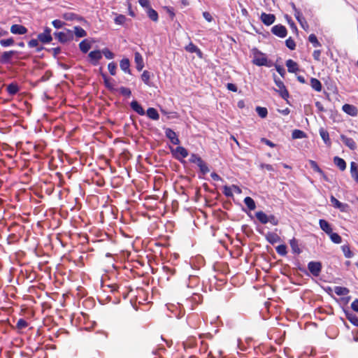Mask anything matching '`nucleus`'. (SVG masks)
Here are the masks:
<instances>
[{
    "mask_svg": "<svg viewBox=\"0 0 358 358\" xmlns=\"http://www.w3.org/2000/svg\"><path fill=\"white\" fill-rule=\"evenodd\" d=\"M305 137H306V134L302 130L294 129L292 133V138L293 139H301Z\"/></svg>",
    "mask_w": 358,
    "mask_h": 358,
    "instance_id": "36",
    "label": "nucleus"
},
{
    "mask_svg": "<svg viewBox=\"0 0 358 358\" xmlns=\"http://www.w3.org/2000/svg\"><path fill=\"white\" fill-rule=\"evenodd\" d=\"M189 161L191 163L196 164L197 166L203 162V159L198 155L192 153L190 156Z\"/></svg>",
    "mask_w": 358,
    "mask_h": 358,
    "instance_id": "44",
    "label": "nucleus"
},
{
    "mask_svg": "<svg viewBox=\"0 0 358 358\" xmlns=\"http://www.w3.org/2000/svg\"><path fill=\"white\" fill-rule=\"evenodd\" d=\"M294 16L297 21L299 22V24L301 25V27H303V22L307 24L305 18L303 17L300 11H296V13H294Z\"/></svg>",
    "mask_w": 358,
    "mask_h": 358,
    "instance_id": "52",
    "label": "nucleus"
},
{
    "mask_svg": "<svg viewBox=\"0 0 358 358\" xmlns=\"http://www.w3.org/2000/svg\"><path fill=\"white\" fill-rule=\"evenodd\" d=\"M10 32L13 34L23 35L27 32V29L23 25L15 24L10 27Z\"/></svg>",
    "mask_w": 358,
    "mask_h": 358,
    "instance_id": "12",
    "label": "nucleus"
},
{
    "mask_svg": "<svg viewBox=\"0 0 358 358\" xmlns=\"http://www.w3.org/2000/svg\"><path fill=\"white\" fill-rule=\"evenodd\" d=\"M120 93L125 97H129L131 95V92L129 88L121 87L119 88Z\"/></svg>",
    "mask_w": 358,
    "mask_h": 358,
    "instance_id": "50",
    "label": "nucleus"
},
{
    "mask_svg": "<svg viewBox=\"0 0 358 358\" xmlns=\"http://www.w3.org/2000/svg\"><path fill=\"white\" fill-rule=\"evenodd\" d=\"M276 252L281 256H285L287 254V246L285 245H280L276 247Z\"/></svg>",
    "mask_w": 358,
    "mask_h": 358,
    "instance_id": "51",
    "label": "nucleus"
},
{
    "mask_svg": "<svg viewBox=\"0 0 358 358\" xmlns=\"http://www.w3.org/2000/svg\"><path fill=\"white\" fill-rule=\"evenodd\" d=\"M255 57L252 60V63L257 66H268V59L264 55L259 51L257 48L253 50Z\"/></svg>",
    "mask_w": 358,
    "mask_h": 358,
    "instance_id": "3",
    "label": "nucleus"
},
{
    "mask_svg": "<svg viewBox=\"0 0 358 358\" xmlns=\"http://www.w3.org/2000/svg\"><path fill=\"white\" fill-rule=\"evenodd\" d=\"M52 24L53 25V27L55 28L60 29L64 26V22H63L62 21H61L59 20H55L52 22Z\"/></svg>",
    "mask_w": 358,
    "mask_h": 358,
    "instance_id": "58",
    "label": "nucleus"
},
{
    "mask_svg": "<svg viewBox=\"0 0 358 358\" xmlns=\"http://www.w3.org/2000/svg\"><path fill=\"white\" fill-rule=\"evenodd\" d=\"M265 238H266V241L272 245H273L280 241V236L277 234L273 233V232H268L265 235Z\"/></svg>",
    "mask_w": 358,
    "mask_h": 358,
    "instance_id": "18",
    "label": "nucleus"
},
{
    "mask_svg": "<svg viewBox=\"0 0 358 358\" xmlns=\"http://www.w3.org/2000/svg\"><path fill=\"white\" fill-rule=\"evenodd\" d=\"M342 108L343 110L348 115H350L353 117L357 116V108L353 105L346 103L343 106Z\"/></svg>",
    "mask_w": 358,
    "mask_h": 358,
    "instance_id": "15",
    "label": "nucleus"
},
{
    "mask_svg": "<svg viewBox=\"0 0 358 358\" xmlns=\"http://www.w3.org/2000/svg\"><path fill=\"white\" fill-rule=\"evenodd\" d=\"M322 264L320 262H310L308 264V268L309 271L315 277L320 275L322 271Z\"/></svg>",
    "mask_w": 358,
    "mask_h": 358,
    "instance_id": "6",
    "label": "nucleus"
},
{
    "mask_svg": "<svg viewBox=\"0 0 358 358\" xmlns=\"http://www.w3.org/2000/svg\"><path fill=\"white\" fill-rule=\"evenodd\" d=\"M101 55H103L108 59H112L114 58L115 55L108 48H103L101 51Z\"/></svg>",
    "mask_w": 358,
    "mask_h": 358,
    "instance_id": "49",
    "label": "nucleus"
},
{
    "mask_svg": "<svg viewBox=\"0 0 358 358\" xmlns=\"http://www.w3.org/2000/svg\"><path fill=\"white\" fill-rule=\"evenodd\" d=\"M88 57L91 64L94 66H96L99 64V61L102 58L101 52L99 50L91 51Z\"/></svg>",
    "mask_w": 358,
    "mask_h": 358,
    "instance_id": "9",
    "label": "nucleus"
},
{
    "mask_svg": "<svg viewBox=\"0 0 358 358\" xmlns=\"http://www.w3.org/2000/svg\"><path fill=\"white\" fill-rule=\"evenodd\" d=\"M54 36L61 43H65L73 39V32L70 29H66V31L55 32Z\"/></svg>",
    "mask_w": 358,
    "mask_h": 358,
    "instance_id": "2",
    "label": "nucleus"
},
{
    "mask_svg": "<svg viewBox=\"0 0 358 358\" xmlns=\"http://www.w3.org/2000/svg\"><path fill=\"white\" fill-rule=\"evenodd\" d=\"M151 77V73L148 71H144L141 75L142 81L147 85L150 86V79Z\"/></svg>",
    "mask_w": 358,
    "mask_h": 358,
    "instance_id": "40",
    "label": "nucleus"
},
{
    "mask_svg": "<svg viewBox=\"0 0 358 358\" xmlns=\"http://www.w3.org/2000/svg\"><path fill=\"white\" fill-rule=\"evenodd\" d=\"M286 66L289 73H295L299 71V66L296 62L289 59L286 61Z\"/></svg>",
    "mask_w": 358,
    "mask_h": 358,
    "instance_id": "22",
    "label": "nucleus"
},
{
    "mask_svg": "<svg viewBox=\"0 0 358 358\" xmlns=\"http://www.w3.org/2000/svg\"><path fill=\"white\" fill-rule=\"evenodd\" d=\"M74 29V34L78 38H82L87 36V32L82 27L76 26L73 27Z\"/></svg>",
    "mask_w": 358,
    "mask_h": 358,
    "instance_id": "39",
    "label": "nucleus"
},
{
    "mask_svg": "<svg viewBox=\"0 0 358 358\" xmlns=\"http://www.w3.org/2000/svg\"><path fill=\"white\" fill-rule=\"evenodd\" d=\"M255 216L262 224H265L268 222V215L263 211L256 212Z\"/></svg>",
    "mask_w": 358,
    "mask_h": 358,
    "instance_id": "28",
    "label": "nucleus"
},
{
    "mask_svg": "<svg viewBox=\"0 0 358 358\" xmlns=\"http://www.w3.org/2000/svg\"><path fill=\"white\" fill-rule=\"evenodd\" d=\"M271 32L280 38H285L287 34L286 27L280 24L273 26L271 28Z\"/></svg>",
    "mask_w": 358,
    "mask_h": 358,
    "instance_id": "7",
    "label": "nucleus"
},
{
    "mask_svg": "<svg viewBox=\"0 0 358 358\" xmlns=\"http://www.w3.org/2000/svg\"><path fill=\"white\" fill-rule=\"evenodd\" d=\"M274 82L276 86L278 87V90H275V91L279 94V95L285 100L288 102V98L289 96V92L287 91L284 83L275 75H274Z\"/></svg>",
    "mask_w": 358,
    "mask_h": 358,
    "instance_id": "1",
    "label": "nucleus"
},
{
    "mask_svg": "<svg viewBox=\"0 0 358 358\" xmlns=\"http://www.w3.org/2000/svg\"><path fill=\"white\" fill-rule=\"evenodd\" d=\"M19 90L20 88L18 85L15 83H12L7 86V92L10 95L16 94Z\"/></svg>",
    "mask_w": 358,
    "mask_h": 358,
    "instance_id": "33",
    "label": "nucleus"
},
{
    "mask_svg": "<svg viewBox=\"0 0 358 358\" xmlns=\"http://www.w3.org/2000/svg\"><path fill=\"white\" fill-rule=\"evenodd\" d=\"M345 316L347 319L355 326L358 327V317L353 313L345 310Z\"/></svg>",
    "mask_w": 358,
    "mask_h": 358,
    "instance_id": "30",
    "label": "nucleus"
},
{
    "mask_svg": "<svg viewBox=\"0 0 358 358\" xmlns=\"http://www.w3.org/2000/svg\"><path fill=\"white\" fill-rule=\"evenodd\" d=\"M62 17L67 21L76 20V21L80 22H86V20L82 16H80V15H78L74 13H71V12L64 13L62 15Z\"/></svg>",
    "mask_w": 358,
    "mask_h": 358,
    "instance_id": "10",
    "label": "nucleus"
},
{
    "mask_svg": "<svg viewBox=\"0 0 358 358\" xmlns=\"http://www.w3.org/2000/svg\"><path fill=\"white\" fill-rule=\"evenodd\" d=\"M47 51L52 52L54 57H57V56L61 52V48L59 47L52 48L47 49Z\"/></svg>",
    "mask_w": 358,
    "mask_h": 358,
    "instance_id": "57",
    "label": "nucleus"
},
{
    "mask_svg": "<svg viewBox=\"0 0 358 358\" xmlns=\"http://www.w3.org/2000/svg\"><path fill=\"white\" fill-rule=\"evenodd\" d=\"M268 222L272 224L274 226H276L278 224V220L276 218V217L273 215H270L268 216Z\"/></svg>",
    "mask_w": 358,
    "mask_h": 358,
    "instance_id": "59",
    "label": "nucleus"
},
{
    "mask_svg": "<svg viewBox=\"0 0 358 358\" xmlns=\"http://www.w3.org/2000/svg\"><path fill=\"white\" fill-rule=\"evenodd\" d=\"M351 308L352 309L358 313V299H355L352 303H351Z\"/></svg>",
    "mask_w": 358,
    "mask_h": 358,
    "instance_id": "64",
    "label": "nucleus"
},
{
    "mask_svg": "<svg viewBox=\"0 0 358 358\" xmlns=\"http://www.w3.org/2000/svg\"><path fill=\"white\" fill-rule=\"evenodd\" d=\"M79 48L82 52L87 53L91 48V45L87 39H85L79 43Z\"/></svg>",
    "mask_w": 358,
    "mask_h": 358,
    "instance_id": "35",
    "label": "nucleus"
},
{
    "mask_svg": "<svg viewBox=\"0 0 358 358\" xmlns=\"http://www.w3.org/2000/svg\"><path fill=\"white\" fill-rule=\"evenodd\" d=\"M14 43L15 41L13 38L0 40V45L4 48L12 46Z\"/></svg>",
    "mask_w": 358,
    "mask_h": 358,
    "instance_id": "43",
    "label": "nucleus"
},
{
    "mask_svg": "<svg viewBox=\"0 0 358 358\" xmlns=\"http://www.w3.org/2000/svg\"><path fill=\"white\" fill-rule=\"evenodd\" d=\"M146 13H147V15L148 16V17L153 22L158 21V19H159L158 13L152 7L148 8V9L146 10Z\"/></svg>",
    "mask_w": 358,
    "mask_h": 358,
    "instance_id": "29",
    "label": "nucleus"
},
{
    "mask_svg": "<svg viewBox=\"0 0 358 358\" xmlns=\"http://www.w3.org/2000/svg\"><path fill=\"white\" fill-rule=\"evenodd\" d=\"M334 292L338 296L347 295L350 290L347 287L336 286L334 287Z\"/></svg>",
    "mask_w": 358,
    "mask_h": 358,
    "instance_id": "38",
    "label": "nucleus"
},
{
    "mask_svg": "<svg viewBox=\"0 0 358 358\" xmlns=\"http://www.w3.org/2000/svg\"><path fill=\"white\" fill-rule=\"evenodd\" d=\"M285 45L291 50H294L296 48V43L291 37L285 41Z\"/></svg>",
    "mask_w": 358,
    "mask_h": 358,
    "instance_id": "53",
    "label": "nucleus"
},
{
    "mask_svg": "<svg viewBox=\"0 0 358 358\" xmlns=\"http://www.w3.org/2000/svg\"><path fill=\"white\" fill-rule=\"evenodd\" d=\"M127 20V17L125 15H117L115 18L114 19V21L115 22V24H120V25H123L125 22Z\"/></svg>",
    "mask_w": 358,
    "mask_h": 358,
    "instance_id": "48",
    "label": "nucleus"
},
{
    "mask_svg": "<svg viewBox=\"0 0 358 358\" xmlns=\"http://www.w3.org/2000/svg\"><path fill=\"white\" fill-rule=\"evenodd\" d=\"M342 251L346 258H351L353 256V253L351 252L350 247L347 245H344L341 247Z\"/></svg>",
    "mask_w": 358,
    "mask_h": 358,
    "instance_id": "47",
    "label": "nucleus"
},
{
    "mask_svg": "<svg viewBox=\"0 0 358 358\" xmlns=\"http://www.w3.org/2000/svg\"><path fill=\"white\" fill-rule=\"evenodd\" d=\"M108 69L112 76H115L116 74L117 70V64L115 62H110L108 65Z\"/></svg>",
    "mask_w": 358,
    "mask_h": 358,
    "instance_id": "55",
    "label": "nucleus"
},
{
    "mask_svg": "<svg viewBox=\"0 0 358 358\" xmlns=\"http://www.w3.org/2000/svg\"><path fill=\"white\" fill-rule=\"evenodd\" d=\"M138 3L142 7L146 8V10H148V8H151L148 0H138Z\"/></svg>",
    "mask_w": 358,
    "mask_h": 358,
    "instance_id": "61",
    "label": "nucleus"
},
{
    "mask_svg": "<svg viewBox=\"0 0 358 358\" xmlns=\"http://www.w3.org/2000/svg\"><path fill=\"white\" fill-rule=\"evenodd\" d=\"M308 41L313 44V45L315 48L320 47L322 45L318 41L317 36L314 34H311L308 36Z\"/></svg>",
    "mask_w": 358,
    "mask_h": 358,
    "instance_id": "46",
    "label": "nucleus"
},
{
    "mask_svg": "<svg viewBox=\"0 0 358 358\" xmlns=\"http://www.w3.org/2000/svg\"><path fill=\"white\" fill-rule=\"evenodd\" d=\"M146 113L148 117L153 120H158L159 119V115L157 110L154 108H149Z\"/></svg>",
    "mask_w": 358,
    "mask_h": 358,
    "instance_id": "27",
    "label": "nucleus"
},
{
    "mask_svg": "<svg viewBox=\"0 0 358 358\" xmlns=\"http://www.w3.org/2000/svg\"><path fill=\"white\" fill-rule=\"evenodd\" d=\"M331 241L336 244H339L342 242V238L337 233H334L333 231L329 234Z\"/></svg>",
    "mask_w": 358,
    "mask_h": 358,
    "instance_id": "41",
    "label": "nucleus"
},
{
    "mask_svg": "<svg viewBox=\"0 0 358 358\" xmlns=\"http://www.w3.org/2000/svg\"><path fill=\"white\" fill-rule=\"evenodd\" d=\"M310 86L316 92H321L322 91V83L317 78H311V79H310Z\"/></svg>",
    "mask_w": 358,
    "mask_h": 358,
    "instance_id": "25",
    "label": "nucleus"
},
{
    "mask_svg": "<svg viewBox=\"0 0 358 358\" xmlns=\"http://www.w3.org/2000/svg\"><path fill=\"white\" fill-rule=\"evenodd\" d=\"M224 194L227 196V197H232L233 196V193L231 192V189L229 187L225 185L224 187V192H223Z\"/></svg>",
    "mask_w": 358,
    "mask_h": 358,
    "instance_id": "60",
    "label": "nucleus"
},
{
    "mask_svg": "<svg viewBox=\"0 0 358 358\" xmlns=\"http://www.w3.org/2000/svg\"><path fill=\"white\" fill-rule=\"evenodd\" d=\"M309 164L310 168L313 169L314 171L320 173V175H324V171L319 167L316 162L313 160H309Z\"/></svg>",
    "mask_w": 358,
    "mask_h": 358,
    "instance_id": "42",
    "label": "nucleus"
},
{
    "mask_svg": "<svg viewBox=\"0 0 358 358\" xmlns=\"http://www.w3.org/2000/svg\"><path fill=\"white\" fill-rule=\"evenodd\" d=\"M330 201L333 205V206L336 208L340 209L341 211H345V207L347 204L343 203L340 202L337 199H336L334 196H331Z\"/></svg>",
    "mask_w": 358,
    "mask_h": 358,
    "instance_id": "23",
    "label": "nucleus"
},
{
    "mask_svg": "<svg viewBox=\"0 0 358 358\" xmlns=\"http://www.w3.org/2000/svg\"><path fill=\"white\" fill-rule=\"evenodd\" d=\"M101 77L103 78V82H104V85L105 87L108 90H110V92H115L117 90V89H116L115 87V85L113 83L110 82V79L109 78H108V76H106V73H101Z\"/></svg>",
    "mask_w": 358,
    "mask_h": 358,
    "instance_id": "17",
    "label": "nucleus"
},
{
    "mask_svg": "<svg viewBox=\"0 0 358 358\" xmlns=\"http://www.w3.org/2000/svg\"><path fill=\"white\" fill-rule=\"evenodd\" d=\"M38 40L37 39H31L28 42V46L29 48H36L38 45Z\"/></svg>",
    "mask_w": 358,
    "mask_h": 358,
    "instance_id": "62",
    "label": "nucleus"
},
{
    "mask_svg": "<svg viewBox=\"0 0 358 358\" xmlns=\"http://www.w3.org/2000/svg\"><path fill=\"white\" fill-rule=\"evenodd\" d=\"M320 135L324 142V143L329 146L331 145V141L329 138V135L327 131L324 130L323 128L320 129Z\"/></svg>",
    "mask_w": 358,
    "mask_h": 358,
    "instance_id": "26",
    "label": "nucleus"
},
{
    "mask_svg": "<svg viewBox=\"0 0 358 358\" xmlns=\"http://www.w3.org/2000/svg\"><path fill=\"white\" fill-rule=\"evenodd\" d=\"M334 163L341 171L345 170L346 162L343 159H342L339 157H337V156L334 157Z\"/></svg>",
    "mask_w": 358,
    "mask_h": 358,
    "instance_id": "24",
    "label": "nucleus"
},
{
    "mask_svg": "<svg viewBox=\"0 0 358 358\" xmlns=\"http://www.w3.org/2000/svg\"><path fill=\"white\" fill-rule=\"evenodd\" d=\"M260 19L265 25L269 26L275 22V16L273 14L262 13L261 14Z\"/></svg>",
    "mask_w": 358,
    "mask_h": 358,
    "instance_id": "11",
    "label": "nucleus"
},
{
    "mask_svg": "<svg viewBox=\"0 0 358 358\" xmlns=\"http://www.w3.org/2000/svg\"><path fill=\"white\" fill-rule=\"evenodd\" d=\"M19 53L17 50L4 51L0 55V64H12V58Z\"/></svg>",
    "mask_w": 358,
    "mask_h": 358,
    "instance_id": "4",
    "label": "nucleus"
},
{
    "mask_svg": "<svg viewBox=\"0 0 358 358\" xmlns=\"http://www.w3.org/2000/svg\"><path fill=\"white\" fill-rule=\"evenodd\" d=\"M165 136L174 145H179L180 141L176 134V133L171 128L165 129Z\"/></svg>",
    "mask_w": 358,
    "mask_h": 358,
    "instance_id": "8",
    "label": "nucleus"
},
{
    "mask_svg": "<svg viewBox=\"0 0 358 358\" xmlns=\"http://www.w3.org/2000/svg\"><path fill=\"white\" fill-rule=\"evenodd\" d=\"M170 148L173 156L179 161H180L182 158L187 157L189 155L187 149L182 146H178L175 149L172 148L171 147Z\"/></svg>",
    "mask_w": 358,
    "mask_h": 358,
    "instance_id": "5",
    "label": "nucleus"
},
{
    "mask_svg": "<svg viewBox=\"0 0 358 358\" xmlns=\"http://www.w3.org/2000/svg\"><path fill=\"white\" fill-rule=\"evenodd\" d=\"M350 173L352 177L358 183V168L357 164L354 162L350 164Z\"/></svg>",
    "mask_w": 358,
    "mask_h": 358,
    "instance_id": "32",
    "label": "nucleus"
},
{
    "mask_svg": "<svg viewBox=\"0 0 358 358\" xmlns=\"http://www.w3.org/2000/svg\"><path fill=\"white\" fill-rule=\"evenodd\" d=\"M198 166L203 175H205L210 171L207 164L203 161L201 162V164H199Z\"/></svg>",
    "mask_w": 358,
    "mask_h": 358,
    "instance_id": "54",
    "label": "nucleus"
},
{
    "mask_svg": "<svg viewBox=\"0 0 358 358\" xmlns=\"http://www.w3.org/2000/svg\"><path fill=\"white\" fill-rule=\"evenodd\" d=\"M28 326L27 322L24 319H20L16 324V327L18 329H22L26 328Z\"/></svg>",
    "mask_w": 358,
    "mask_h": 358,
    "instance_id": "56",
    "label": "nucleus"
},
{
    "mask_svg": "<svg viewBox=\"0 0 358 358\" xmlns=\"http://www.w3.org/2000/svg\"><path fill=\"white\" fill-rule=\"evenodd\" d=\"M37 38L40 42L44 44L49 43L52 41V36H48L47 34H45L44 33H41L38 34Z\"/></svg>",
    "mask_w": 358,
    "mask_h": 358,
    "instance_id": "34",
    "label": "nucleus"
},
{
    "mask_svg": "<svg viewBox=\"0 0 358 358\" xmlns=\"http://www.w3.org/2000/svg\"><path fill=\"white\" fill-rule=\"evenodd\" d=\"M130 106L136 113H137L140 115H145V110L141 106V105L136 100L132 101L130 103Z\"/></svg>",
    "mask_w": 358,
    "mask_h": 358,
    "instance_id": "19",
    "label": "nucleus"
},
{
    "mask_svg": "<svg viewBox=\"0 0 358 358\" xmlns=\"http://www.w3.org/2000/svg\"><path fill=\"white\" fill-rule=\"evenodd\" d=\"M276 71L278 73L282 76L284 77L285 75V69L282 66H275Z\"/></svg>",
    "mask_w": 358,
    "mask_h": 358,
    "instance_id": "63",
    "label": "nucleus"
},
{
    "mask_svg": "<svg viewBox=\"0 0 358 358\" xmlns=\"http://www.w3.org/2000/svg\"><path fill=\"white\" fill-rule=\"evenodd\" d=\"M289 244L294 253L299 255L301 252V250L299 247L298 241L296 238H293L291 239Z\"/></svg>",
    "mask_w": 358,
    "mask_h": 358,
    "instance_id": "31",
    "label": "nucleus"
},
{
    "mask_svg": "<svg viewBox=\"0 0 358 358\" xmlns=\"http://www.w3.org/2000/svg\"><path fill=\"white\" fill-rule=\"evenodd\" d=\"M134 62L136 64V69L141 71L144 67V62L142 55L140 52H136L134 54Z\"/></svg>",
    "mask_w": 358,
    "mask_h": 358,
    "instance_id": "16",
    "label": "nucleus"
},
{
    "mask_svg": "<svg viewBox=\"0 0 358 358\" xmlns=\"http://www.w3.org/2000/svg\"><path fill=\"white\" fill-rule=\"evenodd\" d=\"M244 203L249 208L250 210H253L256 208L255 202L254 199L250 196H246L244 199Z\"/></svg>",
    "mask_w": 358,
    "mask_h": 358,
    "instance_id": "37",
    "label": "nucleus"
},
{
    "mask_svg": "<svg viewBox=\"0 0 358 358\" xmlns=\"http://www.w3.org/2000/svg\"><path fill=\"white\" fill-rule=\"evenodd\" d=\"M341 139L342 142L350 150H354L357 148V144L352 138H348L346 136L342 134L341 135Z\"/></svg>",
    "mask_w": 358,
    "mask_h": 358,
    "instance_id": "14",
    "label": "nucleus"
},
{
    "mask_svg": "<svg viewBox=\"0 0 358 358\" xmlns=\"http://www.w3.org/2000/svg\"><path fill=\"white\" fill-rule=\"evenodd\" d=\"M319 224L322 231H324L327 234H329L332 232V228L330 224L326 221L325 220L320 219L319 220Z\"/></svg>",
    "mask_w": 358,
    "mask_h": 358,
    "instance_id": "20",
    "label": "nucleus"
},
{
    "mask_svg": "<svg viewBox=\"0 0 358 358\" xmlns=\"http://www.w3.org/2000/svg\"><path fill=\"white\" fill-rule=\"evenodd\" d=\"M185 50L188 52L191 53H196V55L202 59L203 58V52L201 51V50L194 44H193L192 42H190L185 48Z\"/></svg>",
    "mask_w": 358,
    "mask_h": 358,
    "instance_id": "13",
    "label": "nucleus"
},
{
    "mask_svg": "<svg viewBox=\"0 0 358 358\" xmlns=\"http://www.w3.org/2000/svg\"><path fill=\"white\" fill-rule=\"evenodd\" d=\"M255 110L258 115L262 118H265L268 115V110L266 108L257 106L256 107Z\"/></svg>",
    "mask_w": 358,
    "mask_h": 358,
    "instance_id": "45",
    "label": "nucleus"
},
{
    "mask_svg": "<svg viewBox=\"0 0 358 358\" xmlns=\"http://www.w3.org/2000/svg\"><path fill=\"white\" fill-rule=\"evenodd\" d=\"M120 67L126 73H131L130 62L127 58L122 59L120 62Z\"/></svg>",
    "mask_w": 358,
    "mask_h": 358,
    "instance_id": "21",
    "label": "nucleus"
}]
</instances>
